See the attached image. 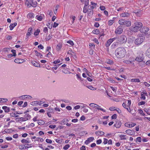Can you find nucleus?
Wrapping results in <instances>:
<instances>
[{
	"mask_svg": "<svg viewBox=\"0 0 150 150\" xmlns=\"http://www.w3.org/2000/svg\"><path fill=\"white\" fill-rule=\"evenodd\" d=\"M11 52L13 53V55L14 56H16V50H11Z\"/></svg>",
	"mask_w": 150,
	"mask_h": 150,
	"instance_id": "052dcab7",
	"label": "nucleus"
},
{
	"mask_svg": "<svg viewBox=\"0 0 150 150\" xmlns=\"http://www.w3.org/2000/svg\"><path fill=\"white\" fill-rule=\"evenodd\" d=\"M115 40V38H110L109 39L106 43L105 46L107 47H109L111 44Z\"/></svg>",
	"mask_w": 150,
	"mask_h": 150,
	"instance_id": "0eeeda50",
	"label": "nucleus"
},
{
	"mask_svg": "<svg viewBox=\"0 0 150 150\" xmlns=\"http://www.w3.org/2000/svg\"><path fill=\"white\" fill-rule=\"evenodd\" d=\"M80 150H86V146H82L80 148Z\"/></svg>",
	"mask_w": 150,
	"mask_h": 150,
	"instance_id": "774afa93",
	"label": "nucleus"
},
{
	"mask_svg": "<svg viewBox=\"0 0 150 150\" xmlns=\"http://www.w3.org/2000/svg\"><path fill=\"white\" fill-rule=\"evenodd\" d=\"M117 117V115L116 114H114L112 116L111 118L112 119H116Z\"/></svg>",
	"mask_w": 150,
	"mask_h": 150,
	"instance_id": "680f3d73",
	"label": "nucleus"
},
{
	"mask_svg": "<svg viewBox=\"0 0 150 150\" xmlns=\"http://www.w3.org/2000/svg\"><path fill=\"white\" fill-rule=\"evenodd\" d=\"M19 148L21 150L25 149V146L24 145H21L19 146Z\"/></svg>",
	"mask_w": 150,
	"mask_h": 150,
	"instance_id": "79ce46f5",
	"label": "nucleus"
},
{
	"mask_svg": "<svg viewBox=\"0 0 150 150\" xmlns=\"http://www.w3.org/2000/svg\"><path fill=\"white\" fill-rule=\"evenodd\" d=\"M144 59V57L143 56V55L142 54L141 56H139V57H137L135 59V60L138 62H142Z\"/></svg>",
	"mask_w": 150,
	"mask_h": 150,
	"instance_id": "2eb2a0df",
	"label": "nucleus"
},
{
	"mask_svg": "<svg viewBox=\"0 0 150 150\" xmlns=\"http://www.w3.org/2000/svg\"><path fill=\"white\" fill-rule=\"evenodd\" d=\"M126 133L130 135H133L134 134V132L130 129H128L126 131Z\"/></svg>",
	"mask_w": 150,
	"mask_h": 150,
	"instance_id": "dca6fc26",
	"label": "nucleus"
},
{
	"mask_svg": "<svg viewBox=\"0 0 150 150\" xmlns=\"http://www.w3.org/2000/svg\"><path fill=\"white\" fill-rule=\"evenodd\" d=\"M149 30V28L146 27H144L140 29V32L142 33H146Z\"/></svg>",
	"mask_w": 150,
	"mask_h": 150,
	"instance_id": "1a4fd4ad",
	"label": "nucleus"
},
{
	"mask_svg": "<svg viewBox=\"0 0 150 150\" xmlns=\"http://www.w3.org/2000/svg\"><path fill=\"white\" fill-rule=\"evenodd\" d=\"M106 62L107 64H111L113 63V62L110 59H107Z\"/></svg>",
	"mask_w": 150,
	"mask_h": 150,
	"instance_id": "72a5a7b5",
	"label": "nucleus"
},
{
	"mask_svg": "<svg viewBox=\"0 0 150 150\" xmlns=\"http://www.w3.org/2000/svg\"><path fill=\"white\" fill-rule=\"evenodd\" d=\"M143 37H140L137 39L135 41V43L136 45H139L141 44L144 40Z\"/></svg>",
	"mask_w": 150,
	"mask_h": 150,
	"instance_id": "20e7f679",
	"label": "nucleus"
},
{
	"mask_svg": "<svg viewBox=\"0 0 150 150\" xmlns=\"http://www.w3.org/2000/svg\"><path fill=\"white\" fill-rule=\"evenodd\" d=\"M46 142L49 144H51L52 143V141L51 140L49 139H46Z\"/></svg>",
	"mask_w": 150,
	"mask_h": 150,
	"instance_id": "e2e57ef3",
	"label": "nucleus"
},
{
	"mask_svg": "<svg viewBox=\"0 0 150 150\" xmlns=\"http://www.w3.org/2000/svg\"><path fill=\"white\" fill-rule=\"evenodd\" d=\"M96 134L97 135L102 136L104 134V133L102 131H97L96 132Z\"/></svg>",
	"mask_w": 150,
	"mask_h": 150,
	"instance_id": "bb28decb",
	"label": "nucleus"
},
{
	"mask_svg": "<svg viewBox=\"0 0 150 150\" xmlns=\"http://www.w3.org/2000/svg\"><path fill=\"white\" fill-rule=\"evenodd\" d=\"M40 32V30L38 29L36 31H35V32L34 33V35H38Z\"/></svg>",
	"mask_w": 150,
	"mask_h": 150,
	"instance_id": "603ef678",
	"label": "nucleus"
},
{
	"mask_svg": "<svg viewBox=\"0 0 150 150\" xmlns=\"http://www.w3.org/2000/svg\"><path fill=\"white\" fill-rule=\"evenodd\" d=\"M37 2H33L29 6V7L32 6L33 7H35L37 6Z\"/></svg>",
	"mask_w": 150,
	"mask_h": 150,
	"instance_id": "4c0bfd02",
	"label": "nucleus"
},
{
	"mask_svg": "<svg viewBox=\"0 0 150 150\" xmlns=\"http://www.w3.org/2000/svg\"><path fill=\"white\" fill-rule=\"evenodd\" d=\"M120 16L123 17H128L130 16V14L128 13H124L121 14Z\"/></svg>",
	"mask_w": 150,
	"mask_h": 150,
	"instance_id": "6ab92c4d",
	"label": "nucleus"
},
{
	"mask_svg": "<svg viewBox=\"0 0 150 150\" xmlns=\"http://www.w3.org/2000/svg\"><path fill=\"white\" fill-rule=\"evenodd\" d=\"M62 47V45L60 43L58 44L57 46V50L58 51L60 50Z\"/></svg>",
	"mask_w": 150,
	"mask_h": 150,
	"instance_id": "2f4dec72",
	"label": "nucleus"
},
{
	"mask_svg": "<svg viewBox=\"0 0 150 150\" xmlns=\"http://www.w3.org/2000/svg\"><path fill=\"white\" fill-rule=\"evenodd\" d=\"M62 139H56V142L57 143L61 144L62 142Z\"/></svg>",
	"mask_w": 150,
	"mask_h": 150,
	"instance_id": "37998d69",
	"label": "nucleus"
},
{
	"mask_svg": "<svg viewBox=\"0 0 150 150\" xmlns=\"http://www.w3.org/2000/svg\"><path fill=\"white\" fill-rule=\"evenodd\" d=\"M67 43L69 44L70 45H71L72 46H73L74 45L73 41L71 40L68 41H67Z\"/></svg>",
	"mask_w": 150,
	"mask_h": 150,
	"instance_id": "de8ad7c7",
	"label": "nucleus"
},
{
	"mask_svg": "<svg viewBox=\"0 0 150 150\" xmlns=\"http://www.w3.org/2000/svg\"><path fill=\"white\" fill-rule=\"evenodd\" d=\"M131 21H129L125 20V23L124 25H125L127 26H129L131 25Z\"/></svg>",
	"mask_w": 150,
	"mask_h": 150,
	"instance_id": "412c9836",
	"label": "nucleus"
},
{
	"mask_svg": "<svg viewBox=\"0 0 150 150\" xmlns=\"http://www.w3.org/2000/svg\"><path fill=\"white\" fill-rule=\"evenodd\" d=\"M17 119H18V121L19 122L20 121L22 122L25 121V119H24V118L23 117L17 118L16 119V120Z\"/></svg>",
	"mask_w": 150,
	"mask_h": 150,
	"instance_id": "7c9ffc66",
	"label": "nucleus"
},
{
	"mask_svg": "<svg viewBox=\"0 0 150 150\" xmlns=\"http://www.w3.org/2000/svg\"><path fill=\"white\" fill-rule=\"evenodd\" d=\"M145 104V102L144 101H141L139 102L138 103L139 105H143Z\"/></svg>",
	"mask_w": 150,
	"mask_h": 150,
	"instance_id": "69168bd1",
	"label": "nucleus"
},
{
	"mask_svg": "<svg viewBox=\"0 0 150 150\" xmlns=\"http://www.w3.org/2000/svg\"><path fill=\"white\" fill-rule=\"evenodd\" d=\"M141 138L140 137H138L136 139V142H141Z\"/></svg>",
	"mask_w": 150,
	"mask_h": 150,
	"instance_id": "5fc2aeb1",
	"label": "nucleus"
},
{
	"mask_svg": "<svg viewBox=\"0 0 150 150\" xmlns=\"http://www.w3.org/2000/svg\"><path fill=\"white\" fill-rule=\"evenodd\" d=\"M131 81L133 82H139L140 80L139 79H131Z\"/></svg>",
	"mask_w": 150,
	"mask_h": 150,
	"instance_id": "473e14b6",
	"label": "nucleus"
},
{
	"mask_svg": "<svg viewBox=\"0 0 150 150\" xmlns=\"http://www.w3.org/2000/svg\"><path fill=\"white\" fill-rule=\"evenodd\" d=\"M8 100L7 99L1 98L0 102H7Z\"/></svg>",
	"mask_w": 150,
	"mask_h": 150,
	"instance_id": "49530a36",
	"label": "nucleus"
},
{
	"mask_svg": "<svg viewBox=\"0 0 150 150\" xmlns=\"http://www.w3.org/2000/svg\"><path fill=\"white\" fill-rule=\"evenodd\" d=\"M35 54L37 56H38V57H40V58H42L41 57L42 55L40 53H38L37 50H35Z\"/></svg>",
	"mask_w": 150,
	"mask_h": 150,
	"instance_id": "e433bc0d",
	"label": "nucleus"
},
{
	"mask_svg": "<svg viewBox=\"0 0 150 150\" xmlns=\"http://www.w3.org/2000/svg\"><path fill=\"white\" fill-rule=\"evenodd\" d=\"M89 1L88 0H87L85 2L84 6L83 8V12L84 13H86L87 12V6L88 5Z\"/></svg>",
	"mask_w": 150,
	"mask_h": 150,
	"instance_id": "423d86ee",
	"label": "nucleus"
},
{
	"mask_svg": "<svg viewBox=\"0 0 150 150\" xmlns=\"http://www.w3.org/2000/svg\"><path fill=\"white\" fill-rule=\"evenodd\" d=\"M24 117H23L25 119V121L28 120L30 119L31 116L28 113L24 115Z\"/></svg>",
	"mask_w": 150,
	"mask_h": 150,
	"instance_id": "aec40b11",
	"label": "nucleus"
},
{
	"mask_svg": "<svg viewBox=\"0 0 150 150\" xmlns=\"http://www.w3.org/2000/svg\"><path fill=\"white\" fill-rule=\"evenodd\" d=\"M123 32V29L121 26H118L115 30V33H116L121 34Z\"/></svg>",
	"mask_w": 150,
	"mask_h": 150,
	"instance_id": "6e6552de",
	"label": "nucleus"
},
{
	"mask_svg": "<svg viewBox=\"0 0 150 150\" xmlns=\"http://www.w3.org/2000/svg\"><path fill=\"white\" fill-rule=\"evenodd\" d=\"M48 14L49 15L50 17L52 16V15L53 12H52L51 10H48Z\"/></svg>",
	"mask_w": 150,
	"mask_h": 150,
	"instance_id": "4d7b16f0",
	"label": "nucleus"
},
{
	"mask_svg": "<svg viewBox=\"0 0 150 150\" xmlns=\"http://www.w3.org/2000/svg\"><path fill=\"white\" fill-rule=\"evenodd\" d=\"M146 56L150 58V47L149 48L146 52Z\"/></svg>",
	"mask_w": 150,
	"mask_h": 150,
	"instance_id": "393cba45",
	"label": "nucleus"
},
{
	"mask_svg": "<svg viewBox=\"0 0 150 150\" xmlns=\"http://www.w3.org/2000/svg\"><path fill=\"white\" fill-rule=\"evenodd\" d=\"M126 53V51L125 48L122 47L117 48L115 52V56L118 58L124 57Z\"/></svg>",
	"mask_w": 150,
	"mask_h": 150,
	"instance_id": "f03ea898",
	"label": "nucleus"
},
{
	"mask_svg": "<svg viewBox=\"0 0 150 150\" xmlns=\"http://www.w3.org/2000/svg\"><path fill=\"white\" fill-rule=\"evenodd\" d=\"M52 35H49L48 36H47L46 38V39L47 40H48L52 38Z\"/></svg>",
	"mask_w": 150,
	"mask_h": 150,
	"instance_id": "a18cd8bd",
	"label": "nucleus"
},
{
	"mask_svg": "<svg viewBox=\"0 0 150 150\" xmlns=\"http://www.w3.org/2000/svg\"><path fill=\"white\" fill-rule=\"evenodd\" d=\"M114 38L116 41L112 44V46L115 47L118 44L121 45L125 43L127 41V38L124 35H122L118 38Z\"/></svg>",
	"mask_w": 150,
	"mask_h": 150,
	"instance_id": "f257e3e1",
	"label": "nucleus"
},
{
	"mask_svg": "<svg viewBox=\"0 0 150 150\" xmlns=\"http://www.w3.org/2000/svg\"><path fill=\"white\" fill-rule=\"evenodd\" d=\"M93 33L94 34H98L99 33V31L98 29L94 30L92 31Z\"/></svg>",
	"mask_w": 150,
	"mask_h": 150,
	"instance_id": "ea45409f",
	"label": "nucleus"
},
{
	"mask_svg": "<svg viewBox=\"0 0 150 150\" xmlns=\"http://www.w3.org/2000/svg\"><path fill=\"white\" fill-rule=\"evenodd\" d=\"M141 98L143 100H144L146 99L145 96L143 94L141 93Z\"/></svg>",
	"mask_w": 150,
	"mask_h": 150,
	"instance_id": "864d4df0",
	"label": "nucleus"
},
{
	"mask_svg": "<svg viewBox=\"0 0 150 150\" xmlns=\"http://www.w3.org/2000/svg\"><path fill=\"white\" fill-rule=\"evenodd\" d=\"M103 140H104V142H103V143L105 144H106L108 143V139H107L104 138L103 139Z\"/></svg>",
	"mask_w": 150,
	"mask_h": 150,
	"instance_id": "0e129e2a",
	"label": "nucleus"
},
{
	"mask_svg": "<svg viewBox=\"0 0 150 150\" xmlns=\"http://www.w3.org/2000/svg\"><path fill=\"white\" fill-rule=\"evenodd\" d=\"M33 32V29L31 28H29L28 30L27 33L26 34V36L28 37L30 36L32 34Z\"/></svg>",
	"mask_w": 150,
	"mask_h": 150,
	"instance_id": "f3484780",
	"label": "nucleus"
},
{
	"mask_svg": "<svg viewBox=\"0 0 150 150\" xmlns=\"http://www.w3.org/2000/svg\"><path fill=\"white\" fill-rule=\"evenodd\" d=\"M17 24V23H13L11 24L9 27L10 28V30H12L14 27Z\"/></svg>",
	"mask_w": 150,
	"mask_h": 150,
	"instance_id": "5701e85b",
	"label": "nucleus"
},
{
	"mask_svg": "<svg viewBox=\"0 0 150 150\" xmlns=\"http://www.w3.org/2000/svg\"><path fill=\"white\" fill-rule=\"evenodd\" d=\"M125 20L123 19L119 20L118 21L119 24L120 25H124L125 23Z\"/></svg>",
	"mask_w": 150,
	"mask_h": 150,
	"instance_id": "a878e982",
	"label": "nucleus"
},
{
	"mask_svg": "<svg viewBox=\"0 0 150 150\" xmlns=\"http://www.w3.org/2000/svg\"><path fill=\"white\" fill-rule=\"evenodd\" d=\"M32 64L34 66L36 67H40V64L35 61H33L32 62Z\"/></svg>",
	"mask_w": 150,
	"mask_h": 150,
	"instance_id": "4be33fe9",
	"label": "nucleus"
},
{
	"mask_svg": "<svg viewBox=\"0 0 150 150\" xmlns=\"http://www.w3.org/2000/svg\"><path fill=\"white\" fill-rule=\"evenodd\" d=\"M26 2L27 3V6L29 7L32 2H33V0H26Z\"/></svg>",
	"mask_w": 150,
	"mask_h": 150,
	"instance_id": "f704fd0d",
	"label": "nucleus"
},
{
	"mask_svg": "<svg viewBox=\"0 0 150 150\" xmlns=\"http://www.w3.org/2000/svg\"><path fill=\"white\" fill-rule=\"evenodd\" d=\"M68 121V120L67 119H64L61 122L62 123L64 124L66 123Z\"/></svg>",
	"mask_w": 150,
	"mask_h": 150,
	"instance_id": "3c124183",
	"label": "nucleus"
},
{
	"mask_svg": "<svg viewBox=\"0 0 150 150\" xmlns=\"http://www.w3.org/2000/svg\"><path fill=\"white\" fill-rule=\"evenodd\" d=\"M10 48H4V50L5 52H7L9 51L10 50Z\"/></svg>",
	"mask_w": 150,
	"mask_h": 150,
	"instance_id": "6e6d98bb",
	"label": "nucleus"
},
{
	"mask_svg": "<svg viewBox=\"0 0 150 150\" xmlns=\"http://www.w3.org/2000/svg\"><path fill=\"white\" fill-rule=\"evenodd\" d=\"M124 62L127 64H130L132 62L130 61L127 60H125L124 61Z\"/></svg>",
	"mask_w": 150,
	"mask_h": 150,
	"instance_id": "13d9d810",
	"label": "nucleus"
},
{
	"mask_svg": "<svg viewBox=\"0 0 150 150\" xmlns=\"http://www.w3.org/2000/svg\"><path fill=\"white\" fill-rule=\"evenodd\" d=\"M39 103V102L38 101H36L31 102L30 104L33 106H36L37 105H38Z\"/></svg>",
	"mask_w": 150,
	"mask_h": 150,
	"instance_id": "c85d7f7f",
	"label": "nucleus"
},
{
	"mask_svg": "<svg viewBox=\"0 0 150 150\" xmlns=\"http://www.w3.org/2000/svg\"><path fill=\"white\" fill-rule=\"evenodd\" d=\"M43 32L45 33H47L48 32V28L47 27H45L44 28Z\"/></svg>",
	"mask_w": 150,
	"mask_h": 150,
	"instance_id": "bf43d9fd",
	"label": "nucleus"
},
{
	"mask_svg": "<svg viewBox=\"0 0 150 150\" xmlns=\"http://www.w3.org/2000/svg\"><path fill=\"white\" fill-rule=\"evenodd\" d=\"M19 98L22 100L25 99L26 98L31 99L32 98V97L30 96L25 95L21 96L19 97Z\"/></svg>",
	"mask_w": 150,
	"mask_h": 150,
	"instance_id": "f8f14e48",
	"label": "nucleus"
},
{
	"mask_svg": "<svg viewBox=\"0 0 150 150\" xmlns=\"http://www.w3.org/2000/svg\"><path fill=\"white\" fill-rule=\"evenodd\" d=\"M94 139L93 137H90L88 138L85 141V144H88L89 143L91 142H92L94 140Z\"/></svg>",
	"mask_w": 150,
	"mask_h": 150,
	"instance_id": "ddd939ff",
	"label": "nucleus"
},
{
	"mask_svg": "<svg viewBox=\"0 0 150 150\" xmlns=\"http://www.w3.org/2000/svg\"><path fill=\"white\" fill-rule=\"evenodd\" d=\"M60 62V60L59 59H57V60H55L54 61L53 63L54 64H57L59 63Z\"/></svg>",
	"mask_w": 150,
	"mask_h": 150,
	"instance_id": "338daca9",
	"label": "nucleus"
},
{
	"mask_svg": "<svg viewBox=\"0 0 150 150\" xmlns=\"http://www.w3.org/2000/svg\"><path fill=\"white\" fill-rule=\"evenodd\" d=\"M122 125L121 122L120 121L117 120L116 121V123L114 125L115 127L117 128H119Z\"/></svg>",
	"mask_w": 150,
	"mask_h": 150,
	"instance_id": "9b49d317",
	"label": "nucleus"
},
{
	"mask_svg": "<svg viewBox=\"0 0 150 150\" xmlns=\"http://www.w3.org/2000/svg\"><path fill=\"white\" fill-rule=\"evenodd\" d=\"M70 145L69 144H66L63 147V149L65 150H67L70 147Z\"/></svg>",
	"mask_w": 150,
	"mask_h": 150,
	"instance_id": "09e8293b",
	"label": "nucleus"
},
{
	"mask_svg": "<svg viewBox=\"0 0 150 150\" xmlns=\"http://www.w3.org/2000/svg\"><path fill=\"white\" fill-rule=\"evenodd\" d=\"M136 125V124L135 123L131 122L129 123L128 122H126L125 123V125L128 127H132Z\"/></svg>",
	"mask_w": 150,
	"mask_h": 150,
	"instance_id": "9d476101",
	"label": "nucleus"
},
{
	"mask_svg": "<svg viewBox=\"0 0 150 150\" xmlns=\"http://www.w3.org/2000/svg\"><path fill=\"white\" fill-rule=\"evenodd\" d=\"M45 122L42 120H38V123L39 125H42L45 124Z\"/></svg>",
	"mask_w": 150,
	"mask_h": 150,
	"instance_id": "58836bf2",
	"label": "nucleus"
},
{
	"mask_svg": "<svg viewBox=\"0 0 150 150\" xmlns=\"http://www.w3.org/2000/svg\"><path fill=\"white\" fill-rule=\"evenodd\" d=\"M113 20H110L108 21V24L109 25H112L114 23Z\"/></svg>",
	"mask_w": 150,
	"mask_h": 150,
	"instance_id": "8fccbe9b",
	"label": "nucleus"
},
{
	"mask_svg": "<svg viewBox=\"0 0 150 150\" xmlns=\"http://www.w3.org/2000/svg\"><path fill=\"white\" fill-rule=\"evenodd\" d=\"M36 18H37L38 20L40 21H41L42 19V17L41 16H36Z\"/></svg>",
	"mask_w": 150,
	"mask_h": 150,
	"instance_id": "c03bdc74",
	"label": "nucleus"
},
{
	"mask_svg": "<svg viewBox=\"0 0 150 150\" xmlns=\"http://www.w3.org/2000/svg\"><path fill=\"white\" fill-rule=\"evenodd\" d=\"M14 62L17 63H21L23 62L22 60L18 59H15Z\"/></svg>",
	"mask_w": 150,
	"mask_h": 150,
	"instance_id": "c756f323",
	"label": "nucleus"
},
{
	"mask_svg": "<svg viewBox=\"0 0 150 150\" xmlns=\"http://www.w3.org/2000/svg\"><path fill=\"white\" fill-rule=\"evenodd\" d=\"M125 135L123 134H121L120 135V139L121 140L126 139V138L125 137Z\"/></svg>",
	"mask_w": 150,
	"mask_h": 150,
	"instance_id": "a19ab883",
	"label": "nucleus"
},
{
	"mask_svg": "<svg viewBox=\"0 0 150 150\" xmlns=\"http://www.w3.org/2000/svg\"><path fill=\"white\" fill-rule=\"evenodd\" d=\"M2 108L3 110H4V111L5 112H8L10 111V108L7 106H3Z\"/></svg>",
	"mask_w": 150,
	"mask_h": 150,
	"instance_id": "b1692460",
	"label": "nucleus"
},
{
	"mask_svg": "<svg viewBox=\"0 0 150 150\" xmlns=\"http://www.w3.org/2000/svg\"><path fill=\"white\" fill-rule=\"evenodd\" d=\"M21 142L23 144H28L30 142L27 140L25 139H22L21 141Z\"/></svg>",
	"mask_w": 150,
	"mask_h": 150,
	"instance_id": "c9c22d12",
	"label": "nucleus"
},
{
	"mask_svg": "<svg viewBox=\"0 0 150 150\" xmlns=\"http://www.w3.org/2000/svg\"><path fill=\"white\" fill-rule=\"evenodd\" d=\"M89 105L91 107H94V108H97L98 107H100L98 105L96 104L93 103H91L89 104ZM97 109L99 110H101L103 112H105V110L102 108H97Z\"/></svg>",
	"mask_w": 150,
	"mask_h": 150,
	"instance_id": "39448f33",
	"label": "nucleus"
},
{
	"mask_svg": "<svg viewBox=\"0 0 150 150\" xmlns=\"http://www.w3.org/2000/svg\"><path fill=\"white\" fill-rule=\"evenodd\" d=\"M89 6H88V9H87V12L88 13V14L89 16H91L93 13V9H91L90 8Z\"/></svg>",
	"mask_w": 150,
	"mask_h": 150,
	"instance_id": "4468645a",
	"label": "nucleus"
},
{
	"mask_svg": "<svg viewBox=\"0 0 150 150\" xmlns=\"http://www.w3.org/2000/svg\"><path fill=\"white\" fill-rule=\"evenodd\" d=\"M97 4L93 2H91V5H90V8L93 9L96 8Z\"/></svg>",
	"mask_w": 150,
	"mask_h": 150,
	"instance_id": "a211bd4d",
	"label": "nucleus"
},
{
	"mask_svg": "<svg viewBox=\"0 0 150 150\" xmlns=\"http://www.w3.org/2000/svg\"><path fill=\"white\" fill-rule=\"evenodd\" d=\"M133 25L131 26L129 28L130 30L133 32H136L138 31L142 25V23L138 21L135 22Z\"/></svg>",
	"mask_w": 150,
	"mask_h": 150,
	"instance_id": "7ed1b4c3",
	"label": "nucleus"
},
{
	"mask_svg": "<svg viewBox=\"0 0 150 150\" xmlns=\"http://www.w3.org/2000/svg\"><path fill=\"white\" fill-rule=\"evenodd\" d=\"M27 17L29 18H34V16L33 13H29L27 16Z\"/></svg>",
	"mask_w": 150,
	"mask_h": 150,
	"instance_id": "cd10ccee",
	"label": "nucleus"
}]
</instances>
